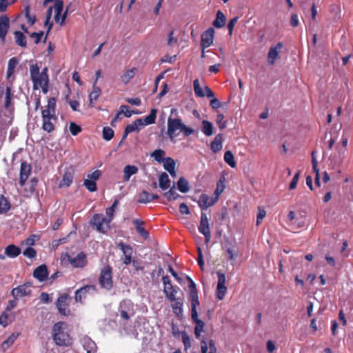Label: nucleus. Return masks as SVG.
I'll return each instance as SVG.
<instances>
[{
  "instance_id": "1",
  "label": "nucleus",
  "mask_w": 353,
  "mask_h": 353,
  "mask_svg": "<svg viewBox=\"0 0 353 353\" xmlns=\"http://www.w3.org/2000/svg\"><path fill=\"white\" fill-rule=\"evenodd\" d=\"M67 330V324L63 321L57 322L53 325L52 336L57 345L69 346L72 344V339Z\"/></svg>"
},
{
  "instance_id": "2",
  "label": "nucleus",
  "mask_w": 353,
  "mask_h": 353,
  "mask_svg": "<svg viewBox=\"0 0 353 353\" xmlns=\"http://www.w3.org/2000/svg\"><path fill=\"white\" fill-rule=\"evenodd\" d=\"M178 130L182 132L185 137H189L194 132V130L185 125L181 119L169 117L168 119L167 134L171 141L179 136Z\"/></svg>"
},
{
  "instance_id": "3",
  "label": "nucleus",
  "mask_w": 353,
  "mask_h": 353,
  "mask_svg": "<svg viewBox=\"0 0 353 353\" xmlns=\"http://www.w3.org/2000/svg\"><path fill=\"white\" fill-rule=\"evenodd\" d=\"M114 209L108 208L105 214L108 218L102 214H94L90 221V225L101 233H105L107 230L110 228V223L114 218Z\"/></svg>"
},
{
  "instance_id": "4",
  "label": "nucleus",
  "mask_w": 353,
  "mask_h": 353,
  "mask_svg": "<svg viewBox=\"0 0 353 353\" xmlns=\"http://www.w3.org/2000/svg\"><path fill=\"white\" fill-rule=\"evenodd\" d=\"M99 283L102 288L107 290H110L113 288L112 268L110 265L101 270Z\"/></svg>"
},
{
  "instance_id": "5",
  "label": "nucleus",
  "mask_w": 353,
  "mask_h": 353,
  "mask_svg": "<svg viewBox=\"0 0 353 353\" xmlns=\"http://www.w3.org/2000/svg\"><path fill=\"white\" fill-rule=\"evenodd\" d=\"M162 281L163 283V292L166 298L170 301H174L175 296L178 293L180 288L177 286L174 287L172 285V282L168 275L163 276Z\"/></svg>"
},
{
  "instance_id": "6",
  "label": "nucleus",
  "mask_w": 353,
  "mask_h": 353,
  "mask_svg": "<svg viewBox=\"0 0 353 353\" xmlns=\"http://www.w3.org/2000/svg\"><path fill=\"white\" fill-rule=\"evenodd\" d=\"M32 283L26 282L22 285L14 288L11 291V294L15 299H19L24 296H30L32 293Z\"/></svg>"
},
{
  "instance_id": "7",
  "label": "nucleus",
  "mask_w": 353,
  "mask_h": 353,
  "mask_svg": "<svg viewBox=\"0 0 353 353\" xmlns=\"http://www.w3.org/2000/svg\"><path fill=\"white\" fill-rule=\"evenodd\" d=\"M198 230L205 236V243L208 244L211 239V232L209 225V220L206 213L201 212V221Z\"/></svg>"
},
{
  "instance_id": "8",
  "label": "nucleus",
  "mask_w": 353,
  "mask_h": 353,
  "mask_svg": "<svg viewBox=\"0 0 353 353\" xmlns=\"http://www.w3.org/2000/svg\"><path fill=\"white\" fill-rule=\"evenodd\" d=\"M68 261L74 268H83L88 264L87 255L83 252H80L78 254L72 257L70 255H66Z\"/></svg>"
},
{
  "instance_id": "9",
  "label": "nucleus",
  "mask_w": 353,
  "mask_h": 353,
  "mask_svg": "<svg viewBox=\"0 0 353 353\" xmlns=\"http://www.w3.org/2000/svg\"><path fill=\"white\" fill-rule=\"evenodd\" d=\"M55 12L54 20L56 22H59L61 26H63L65 23V21L67 17L68 8L62 14L63 10V2L62 0H56L54 6H53Z\"/></svg>"
},
{
  "instance_id": "10",
  "label": "nucleus",
  "mask_w": 353,
  "mask_h": 353,
  "mask_svg": "<svg viewBox=\"0 0 353 353\" xmlns=\"http://www.w3.org/2000/svg\"><path fill=\"white\" fill-rule=\"evenodd\" d=\"M32 173V167L30 164L26 161H22L20 165V173L19 184L21 187H23L26 181Z\"/></svg>"
},
{
  "instance_id": "11",
  "label": "nucleus",
  "mask_w": 353,
  "mask_h": 353,
  "mask_svg": "<svg viewBox=\"0 0 353 353\" xmlns=\"http://www.w3.org/2000/svg\"><path fill=\"white\" fill-rule=\"evenodd\" d=\"M97 292V288L94 285H85L80 289L76 290L75 292V301L77 302L82 303L83 300L85 299L87 296V294L89 293H95Z\"/></svg>"
},
{
  "instance_id": "12",
  "label": "nucleus",
  "mask_w": 353,
  "mask_h": 353,
  "mask_svg": "<svg viewBox=\"0 0 353 353\" xmlns=\"http://www.w3.org/2000/svg\"><path fill=\"white\" fill-rule=\"evenodd\" d=\"M193 87L195 95L199 97H203L206 96L208 98H213L214 97V94L212 90L208 87L205 86L204 91L202 90L200 86L199 81L198 79H195L193 81Z\"/></svg>"
},
{
  "instance_id": "13",
  "label": "nucleus",
  "mask_w": 353,
  "mask_h": 353,
  "mask_svg": "<svg viewBox=\"0 0 353 353\" xmlns=\"http://www.w3.org/2000/svg\"><path fill=\"white\" fill-rule=\"evenodd\" d=\"M10 18L7 14L0 16V39L2 43L6 42V37L10 29Z\"/></svg>"
},
{
  "instance_id": "14",
  "label": "nucleus",
  "mask_w": 353,
  "mask_h": 353,
  "mask_svg": "<svg viewBox=\"0 0 353 353\" xmlns=\"http://www.w3.org/2000/svg\"><path fill=\"white\" fill-rule=\"evenodd\" d=\"M214 32L215 31L213 28H209L202 34L201 39V47L203 50H205L212 44Z\"/></svg>"
},
{
  "instance_id": "15",
  "label": "nucleus",
  "mask_w": 353,
  "mask_h": 353,
  "mask_svg": "<svg viewBox=\"0 0 353 353\" xmlns=\"http://www.w3.org/2000/svg\"><path fill=\"white\" fill-rule=\"evenodd\" d=\"M42 117V129L50 133L54 130V124L53 121H57V116L50 115L46 114H41Z\"/></svg>"
},
{
  "instance_id": "16",
  "label": "nucleus",
  "mask_w": 353,
  "mask_h": 353,
  "mask_svg": "<svg viewBox=\"0 0 353 353\" xmlns=\"http://www.w3.org/2000/svg\"><path fill=\"white\" fill-rule=\"evenodd\" d=\"M283 46V43L279 42L274 46L270 47L268 53V62L270 65H273L279 58V52Z\"/></svg>"
},
{
  "instance_id": "17",
  "label": "nucleus",
  "mask_w": 353,
  "mask_h": 353,
  "mask_svg": "<svg viewBox=\"0 0 353 353\" xmlns=\"http://www.w3.org/2000/svg\"><path fill=\"white\" fill-rule=\"evenodd\" d=\"M218 201L217 197H210L206 194H202L199 196L198 205L201 210H206L208 207L214 205Z\"/></svg>"
},
{
  "instance_id": "18",
  "label": "nucleus",
  "mask_w": 353,
  "mask_h": 353,
  "mask_svg": "<svg viewBox=\"0 0 353 353\" xmlns=\"http://www.w3.org/2000/svg\"><path fill=\"white\" fill-rule=\"evenodd\" d=\"M70 300V296L68 294H63L57 299L56 305L58 308L59 313L62 315H66V309L69 305Z\"/></svg>"
},
{
  "instance_id": "19",
  "label": "nucleus",
  "mask_w": 353,
  "mask_h": 353,
  "mask_svg": "<svg viewBox=\"0 0 353 353\" xmlns=\"http://www.w3.org/2000/svg\"><path fill=\"white\" fill-rule=\"evenodd\" d=\"M81 343L83 349L87 353H95L97 350V347L94 341L88 336H83L81 339Z\"/></svg>"
},
{
  "instance_id": "20",
  "label": "nucleus",
  "mask_w": 353,
  "mask_h": 353,
  "mask_svg": "<svg viewBox=\"0 0 353 353\" xmlns=\"http://www.w3.org/2000/svg\"><path fill=\"white\" fill-rule=\"evenodd\" d=\"M30 78L33 83V90H38V83L40 80L39 67L37 63L31 64L30 65Z\"/></svg>"
},
{
  "instance_id": "21",
  "label": "nucleus",
  "mask_w": 353,
  "mask_h": 353,
  "mask_svg": "<svg viewBox=\"0 0 353 353\" xmlns=\"http://www.w3.org/2000/svg\"><path fill=\"white\" fill-rule=\"evenodd\" d=\"M33 276L41 282L46 280L48 276V271L46 265L42 264L36 268L33 272Z\"/></svg>"
},
{
  "instance_id": "22",
  "label": "nucleus",
  "mask_w": 353,
  "mask_h": 353,
  "mask_svg": "<svg viewBox=\"0 0 353 353\" xmlns=\"http://www.w3.org/2000/svg\"><path fill=\"white\" fill-rule=\"evenodd\" d=\"M170 302L172 303L171 307L172 312L178 318H181L183 316V299L180 297L176 298L175 296V300Z\"/></svg>"
},
{
  "instance_id": "23",
  "label": "nucleus",
  "mask_w": 353,
  "mask_h": 353,
  "mask_svg": "<svg viewBox=\"0 0 353 353\" xmlns=\"http://www.w3.org/2000/svg\"><path fill=\"white\" fill-rule=\"evenodd\" d=\"M56 99L54 97H51L48 101V105L46 109H43L41 108V114H46L54 116H57L56 114Z\"/></svg>"
},
{
  "instance_id": "24",
  "label": "nucleus",
  "mask_w": 353,
  "mask_h": 353,
  "mask_svg": "<svg viewBox=\"0 0 353 353\" xmlns=\"http://www.w3.org/2000/svg\"><path fill=\"white\" fill-rule=\"evenodd\" d=\"M192 321L196 324L194 327V334L196 339H199L201 333L203 331L205 323L199 319L198 314L195 316H191Z\"/></svg>"
},
{
  "instance_id": "25",
  "label": "nucleus",
  "mask_w": 353,
  "mask_h": 353,
  "mask_svg": "<svg viewBox=\"0 0 353 353\" xmlns=\"http://www.w3.org/2000/svg\"><path fill=\"white\" fill-rule=\"evenodd\" d=\"M4 252L7 256L15 258L21 254V250L19 247L14 244H10L6 247Z\"/></svg>"
},
{
  "instance_id": "26",
  "label": "nucleus",
  "mask_w": 353,
  "mask_h": 353,
  "mask_svg": "<svg viewBox=\"0 0 353 353\" xmlns=\"http://www.w3.org/2000/svg\"><path fill=\"white\" fill-rule=\"evenodd\" d=\"M133 224L135 226L137 232L144 239H147L149 236V233L143 227L144 222L141 219H134Z\"/></svg>"
},
{
  "instance_id": "27",
  "label": "nucleus",
  "mask_w": 353,
  "mask_h": 353,
  "mask_svg": "<svg viewBox=\"0 0 353 353\" xmlns=\"http://www.w3.org/2000/svg\"><path fill=\"white\" fill-rule=\"evenodd\" d=\"M175 165V161L171 157L165 158L163 161V168L172 176L176 175Z\"/></svg>"
},
{
  "instance_id": "28",
  "label": "nucleus",
  "mask_w": 353,
  "mask_h": 353,
  "mask_svg": "<svg viewBox=\"0 0 353 353\" xmlns=\"http://www.w3.org/2000/svg\"><path fill=\"white\" fill-rule=\"evenodd\" d=\"M101 94V90L99 87L97 86L95 83L92 85V91L89 94V107L94 106L93 102L97 101Z\"/></svg>"
},
{
  "instance_id": "29",
  "label": "nucleus",
  "mask_w": 353,
  "mask_h": 353,
  "mask_svg": "<svg viewBox=\"0 0 353 353\" xmlns=\"http://www.w3.org/2000/svg\"><path fill=\"white\" fill-rule=\"evenodd\" d=\"M138 168L136 165H127L123 169V180L128 181L130 177L138 172Z\"/></svg>"
},
{
  "instance_id": "30",
  "label": "nucleus",
  "mask_w": 353,
  "mask_h": 353,
  "mask_svg": "<svg viewBox=\"0 0 353 353\" xmlns=\"http://www.w3.org/2000/svg\"><path fill=\"white\" fill-rule=\"evenodd\" d=\"M222 134L216 135L214 141L210 144V148L213 152L216 153L222 149Z\"/></svg>"
},
{
  "instance_id": "31",
  "label": "nucleus",
  "mask_w": 353,
  "mask_h": 353,
  "mask_svg": "<svg viewBox=\"0 0 353 353\" xmlns=\"http://www.w3.org/2000/svg\"><path fill=\"white\" fill-rule=\"evenodd\" d=\"M73 177L74 174L72 171L68 170L65 172L63 176V179L59 183V187H69L72 183Z\"/></svg>"
},
{
  "instance_id": "32",
  "label": "nucleus",
  "mask_w": 353,
  "mask_h": 353,
  "mask_svg": "<svg viewBox=\"0 0 353 353\" xmlns=\"http://www.w3.org/2000/svg\"><path fill=\"white\" fill-rule=\"evenodd\" d=\"M157 110L156 109H152L150 110V114L148 116H146L143 119H141L142 125L144 126L154 123L157 117Z\"/></svg>"
},
{
  "instance_id": "33",
  "label": "nucleus",
  "mask_w": 353,
  "mask_h": 353,
  "mask_svg": "<svg viewBox=\"0 0 353 353\" xmlns=\"http://www.w3.org/2000/svg\"><path fill=\"white\" fill-rule=\"evenodd\" d=\"M225 21L226 18L224 14L221 10H219L216 12V19L213 21L212 24L215 28H221L225 26Z\"/></svg>"
},
{
  "instance_id": "34",
  "label": "nucleus",
  "mask_w": 353,
  "mask_h": 353,
  "mask_svg": "<svg viewBox=\"0 0 353 353\" xmlns=\"http://www.w3.org/2000/svg\"><path fill=\"white\" fill-rule=\"evenodd\" d=\"M214 127L211 122L207 120L202 121L201 131L207 137H210L213 134Z\"/></svg>"
},
{
  "instance_id": "35",
  "label": "nucleus",
  "mask_w": 353,
  "mask_h": 353,
  "mask_svg": "<svg viewBox=\"0 0 353 353\" xmlns=\"http://www.w3.org/2000/svg\"><path fill=\"white\" fill-rule=\"evenodd\" d=\"M141 119H136L132 124H129L125 127L126 133H132L133 132H139L142 127Z\"/></svg>"
},
{
  "instance_id": "36",
  "label": "nucleus",
  "mask_w": 353,
  "mask_h": 353,
  "mask_svg": "<svg viewBox=\"0 0 353 353\" xmlns=\"http://www.w3.org/2000/svg\"><path fill=\"white\" fill-rule=\"evenodd\" d=\"M11 208V204L3 194L0 196V214H6Z\"/></svg>"
},
{
  "instance_id": "37",
  "label": "nucleus",
  "mask_w": 353,
  "mask_h": 353,
  "mask_svg": "<svg viewBox=\"0 0 353 353\" xmlns=\"http://www.w3.org/2000/svg\"><path fill=\"white\" fill-rule=\"evenodd\" d=\"M15 43L20 47H26L27 45L26 37L23 32L15 31L14 32Z\"/></svg>"
},
{
  "instance_id": "38",
  "label": "nucleus",
  "mask_w": 353,
  "mask_h": 353,
  "mask_svg": "<svg viewBox=\"0 0 353 353\" xmlns=\"http://www.w3.org/2000/svg\"><path fill=\"white\" fill-rule=\"evenodd\" d=\"M190 297L191 303V316H196V315L198 314L196 307L200 304L198 294L190 295Z\"/></svg>"
},
{
  "instance_id": "39",
  "label": "nucleus",
  "mask_w": 353,
  "mask_h": 353,
  "mask_svg": "<svg viewBox=\"0 0 353 353\" xmlns=\"http://www.w3.org/2000/svg\"><path fill=\"white\" fill-rule=\"evenodd\" d=\"M53 8H52V7H49L48 9L47 10L46 14L45 26H48L47 34H48V32L51 30V29L52 28V26H53V23L50 22V19L52 17ZM46 35H48V34H46ZM46 38H47V36H46L44 38V42H46Z\"/></svg>"
},
{
  "instance_id": "40",
  "label": "nucleus",
  "mask_w": 353,
  "mask_h": 353,
  "mask_svg": "<svg viewBox=\"0 0 353 353\" xmlns=\"http://www.w3.org/2000/svg\"><path fill=\"white\" fill-rule=\"evenodd\" d=\"M159 187L162 190H166L170 187V180L168 177V175L165 172H163L159 179Z\"/></svg>"
},
{
  "instance_id": "41",
  "label": "nucleus",
  "mask_w": 353,
  "mask_h": 353,
  "mask_svg": "<svg viewBox=\"0 0 353 353\" xmlns=\"http://www.w3.org/2000/svg\"><path fill=\"white\" fill-rule=\"evenodd\" d=\"M18 64V59L16 57H12L9 59L8 68H7V79H9L14 72V69Z\"/></svg>"
},
{
  "instance_id": "42",
  "label": "nucleus",
  "mask_w": 353,
  "mask_h": 353,
  "mask_svg": "<svg viewBox=\"0 0 353 353\" xmlns=\"http://www.w3.org/2000/svg\"><path fill=\"white\" fill-rule=\"evenodd\" d=\"M224 161L231 168H234L236 166V162L234 160L233 153L230 150H228L224 154Z\"/></svg>"
},
{
  "instance_id": "43",
  "label": "nucleus",
  "mask_w": 353,
  "mask_h": 353,
  "mask_svg": "<svg viewBox=\"0 0 353 353\" xmlns=\"http://www.w3.org/2000/svg\"><path fill=\"white\" fill-rule=\"evenodd\" d=\"M177 186L179 190L182 193H186L190 190L189 183L184 177H181L179 179Z\"/></svg>"
},
{
  "instance_id": "44",
  "label": "nucleus",
  "mask_w": 353,
  "mask_h": 353,
  "mask_svg": "<svg viewBox=\"0 0 353 353\" xmlns=\"http://www.w3.org/2000/svg\"><path fill=\"white\" fill-rule=\"evenodd\" d=\"M165 154V152L164 150L161 149H157L154 150L150 156L151 157L154 158L157 162L161 163L164 161V156Z\"/></svg>"
},
{
  "instance_id": "45",
  "label": "nucleus",
  "mask_w": 353,
  "mask_h": 353,
  "mask_svg": "<svg viewBox=\"0 0 353 353\" xmlns=\"http://www.w3.org/2000/svg\"><path fill=\"white\" fill-rule=\"evenodd\" d=\"M19 334L12 333L1 345L2 348L6 350L10 347L18 338Z\"/></svg>"
},
{
  "instance_id": "46",
  "label": "nucleus",
  "mask_w": 353,
  "mask_h": 353,
  "mask_svg": "<svg viewBox=\"0 0 353 353\" xmlns=\"http://www.w3.org/2000/svg\"><path fill=\"white\" fill-rule=\"evenodd\" d=\"M136 68H132L126 70L121 77L125 83H128L134 76Z\"/></svg>"
},
{
  "instance_id": "47",
  "label": "nucleus",
  "mask_w": 353,
  "mask_h": 353,
  "mask_svg": "<svg viewBox=\"0 0 353 353\" xmlns=\"http://www.w3.org/2000/svg\"><path fill=\"white\" fill-rule=\"evenodd\" d=\"M117 245L124 255L132 256V248L130 245L125 244L123 241H120Z\"/></svg>"
},
{
  "instance_id": "48",
  "label": "nucleus",
  "mask_w": 353,
  "mask_h": 353,
  "mask_svg": "<svg viewBox=\"0 0 353 353\" xmlns=\"http://www.w3.org/2000/svg\"><path fill=\"white\" fill-rule=\"evenodd\" d=\"M114 130L110 127H103L102 130L103 139L105 141H110L114 137Z\"/></svg>"
},
{
  "instance_id": "49",
  "label": "nucleus",
  "mask_w": 353,
  "mask_h": 353,
  "mask_svg": "<svg viewBox=\"0 0 353 353\" xmlns=\"http://www.w3.org/2000/svg\"><path fill=\"white\" fill-rule=\"evenodd\" d=\"M151 201L150 194L145 190H143L139 196L137 202L140 203H148Z\"/></svg>"
},
{
  "instance_id": "50",
  "label": "nucleus",
  "mask_w": 353,
  "mask_h": 353,
  "mask_svg": "<svg viewBox=\"0 0 353 353\" xmlns=\"http://www.w3.org/2000/svg\"><path fill=\"white\" fill-rule=\"evenodd\" d=\"M83 185L90 192H95L97 189V183L93 180H90L88 178L85 179L83 182Z\"/></svg>"
},
{
  "instance_id": "51",
  "label": "nucleus",
  "mask_w": 353,
  "mask_h": 353,
  "mask_svg": "<svg viewBox=\"0 0 353 353\" xmlns=\"http://www.w3.org/2000/svg\"><path fill=\"white\" fill-rule=\"evenodd\" d=\"M164 196L168 201L176 200L180 195L176 192L174 188H170L168 192L164 193Z\"/></svg>"
},
{
  "instance_id": "52",
  "label": "nucleus",
  "mask_w": 353,
  "mask_h": 353,
  "mask_svg": "<svg viewBox=\"0 0 353 353\" xmlns=\"http://www.w3.org/2000/svg\"><path fill=\"white\" fill-rule=\"evenodd\" d=\"M30 6H27L25 8V9H24L25 15H26V17L28 23L30 25H33L35 23L37 19H36V16L34 14H30Z\"/></svg>"
},
{
  "instance_id": "53",
  "label": "nucleus",
  "mask_w": 353,
  "mask_h": 353,
  "mask_svg": "<svg viewBox=\"0 0 353 353\" xmlns=\"http://www.w3.org/2000/svg\"><path fill=\"white\" fill-rule=\"evenodd\" d=\"M186 278L189 282L188 288L190 290V295L198 294L196 283L189 276H187Z\"/></svg>"
},
{
  "instance_id": "54",
  "label": "nucleus",
  "mask_w": 353,
  "mask_h": 353,
  "mask_svg": "<svg viewBox=\"0 0 353 353\" xmlns=\"http://www.w3.org/2000/svg\"><path fill=\"white\" fill-rule=\"evenodd\" d=\"M69 130L73 136L77 135L82 130L81 127L74 122L70 123Z\"/></svg>"
},
{
  "instance_id": "55",
  "label": "nucleus",
  "mask_w": 353,
  "mask_h": 353,
  "mask_svg": "<svg viewBox=\"0 0 353 353\" xmlns=\"http://www.w3.org/2000/svg\"><path fill=\"white\" fill-rule=\"evenodd\" d=\"M227 292V288L225 285H218L216 288V296L219 300L223 299Z\"/></svg>"
},
{
  "instance_id": "56",
  "label": "nucleus",
  "mask_w": 353,
  "mask_h": 353,
  "mask_svg": "<svg viewBox=\"0 0 353 353\" xmlns=\"http://www.w3.org/2000/svg\"><path fill=\"white\" fill-rule=\"evenodd\" d=\"M119 112H121V114H124V115L128 118L130 117L133 113L134 114L138 113L137 112H134L133 110H130L129 106H128L126 105H121Z\"/></svg>"
},
{
  "instance_id": "57",
  "label": "nucleus",
  "mask_w": 353,
  "mask_h": 353,
  "mask_svg": "<svg viewBox=\"0 0 353 353\" xmlns=\"http://www.w3.org/2000/svg\"><path fill=\"white\" fill-rule=\"evenodd\" d=\"M266 215V211L265 209L262 207L258 208V212L256 215V225H259L262 220L264 219V217Z\"/></svg>"
},
{
  "instance_id": "58",
  "label": "nucleus",
  "mask_w": 353,
  "mask_h": 353,
  "mask_svg": "<svg viewBox=\"0 0 353 353\" xmlns=\"http://www.w3.org/2000/svg\"><path fill=\"white\" fill-rule=\"evenodd\" d=\"M216 121L221 130H223L226 128L227 121H224V115L223 114H219L217 115Z\"/></svg>"
},
{
  "instance_id": "59",
  "label": "nucleus",
  "mask_w": 353,
  "mask_h": 353,
  "mask_svg": "<svg viewBox=\"0 0 353 353\" xmlns=\"http://www.w3.org/2000/svg\"><path fill=\"white\" fill-rule=\"evenodd\" d=\"M23 255L29 259H33L36 256L35 250L31 247H28L23 252Z\"/></svg>"
},
{
  "instance_id": "60",
  "label": "nucleus",
  "mask_w": 353,
  "mask_h": 353,
  "mask_svg": "<svg viewBox=\"0 0 353 353\" xmlns=\"http://www.w3.org/2000/svg\"><path fill=\"white\" fill-rule=\"evenodd\" d=\"M239 18L237 17L232 18L229 21L228 23V34L232 35L233 32V29L236 23H237Z\"/></svg>"
},
{
  "instance_id": "61",
  "label": "nucleus",
  "mask_w": 353,
  "mask_h": 353,
  "mask_svg": "<svg viewBox=\"0 0 353 353\" xmlns=\"http://www.w3.org/2000/svg\"><path fill=\"white\" fill-rule=\"evenodd\" d=\"M44 32L43 31H40L39 32H32L30 34L31 38L34 39V43L38 44L41 42V40L43 36Z\"/></svg>"
},
{
  "instance_id": "62",
  "label": "nucleus",
  "mask_w": 353,
  "mask_h": 353,
  "mask_svg": "<svg viewBox=\"0 0 353 353\" xmlns=\"http://www.w3.org/2000/svg\"><path fill=\"white\" fill-rule=\"evenodd\" d=\"M299 175H300V171H298L294 176L291 183H290V185H289V189L290 190H294L296 188V185H297V183H298V181H299Z\"/></svg>"
},
{
  "instance_id": "63",
  "label": "nucleus",
  "mask_w": 353,
  "mask_h": 353,
  "mask_svg": "<svg viewBox=\"0 0 353 353\" xmlns=\"http://www.w3.org/2000/svg\"><path fill=\"white\" fill-rule=\"evenodd\" d=\"M182 341L185 347V350H188L191 347V341L189 336L186 333L182 334Z\"/></svg>"
},
{
  "instance_id": "64",
  "label": "nucleus",
  "mask_w": 353,
  "mask_h": 353,
  "mask_svg": "<svg viewBox=\"0 0 353 353\" xmlns=\"http://www.w3.org/2000/svg\"><path fill=\"white\" fill-rule=\"evenodd\" d=\"M123 307V305H121L119 310L121 318L123 320L128 321L130 319V316L133 314V312L132 314H129L128 312L125 310Z\"/></svg>"
}]
</instances>
